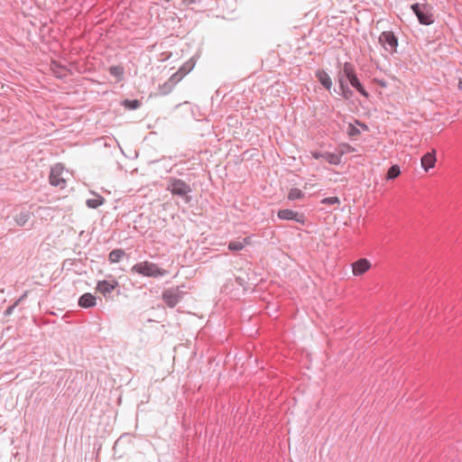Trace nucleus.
Wrapping results in <instances>:
<instances>
[{
	"mask_svg": "<svg viewBox=\"0 0 462 462\" xmlns=\"http://www.w3.org/2000/svg\"><path fill=\"white\" fill-rule=\"evenodd\" d=\"M249 244V237H245L243 241H231L228 244V249L230 251H241L245 248L246 245Z\"/></svg>",
	"mask_w": 462,
	"mask_h": 462,
	"instance_id": "18",
	"label": "nucleus"
},
{
	"mask_svg": "<svg viewBox=\"0 0 462 462\" xmlns=\"http://www.w3.org/2000/svg\"><path fill=\"white\" fill-rule=\"evenodd\" d=\"M320 202H321V204L328 205V206L339 205L340 199L337 197H328V198L323 199Z\"/></svg>",
	"mask_w": 462,
	"mask_h": 462,
	"instance_id": "26",
	"label": "nucleus"
},
{
	"mask_svg": "<svg viewBox=\"0 0 462 462\" xmlns=\"http://www.w3.org/2000/svg\"><path fill=\"white\" fill-rule=\"evenodd\" d=\"M125 255V253L123 249H114L108 254V261L111 263H119Z\"/></svg>",
	"mask_w": 462,
	"mask_h": 462,
	"instance_id": "17",
	"label": "nucleus"
},
{
	"mask_svg": "<svg viewBox=\"0 0 462 462\" xmlns=\"http://www.w3.org/2000/svg\"><path fill=\"white\" fill-rule=\"evenodd\" d=\"M183 294V291L178 287H173L165 290L162 298L169 308H174L182 300Z\"/></svg>",
	"mask_w": 462,
	"mask_h": 462,
	"instance_id": "6",
	"label": "nucleus"
},
{
	"mask_svg": "<svg viewBox=\"0 0 462 462\" xmlns=\"http://www.w3.org/2000/svg\"><path fill=\"white\" fill-rule=\"evenodd\" d=\"M172 195L184 198L186 203L190 202L191 197L189 195L192 189L189 183L177 178H170L167 188Z\"/></svg>",
	"mask_w": 462,
	"mask_h": 462,
	"instance_id": "4",
	"label": "nucleus"
},
{
	"mask_svg": "<svg viewBox=\"0 0 462 462\" xmlns=\"http://www.w3.org/2000/svg\"><path fill=\"white\" fill-rule=\"evenodd\" d=\"M421 167L425 171H429L430 169H432L436 163V152L433 150L431 152H426L421 157Z\"/></svg>",
	"mask_w": 462,
	"mask_h": 462,
	"instance_id": "12",
	"label": "nucleus"
},
{
	"mask_svg": "<svg viewBox=\"0 0 462 462\" xmlns=\"http://www.w3.org/2000/svg\"><path fill=\"white\" fill-rule=\"evenodd\" d=\"M109 73L117 79H121L124 74V69L121 66H111L109 68Z\"/></svg>",
	"mask_w": 462,
	"mask_h": 462,
	"instance_id": "25",
	"label": "nucleus"
},
{
	"mask_svg": "<svg viewBox=\"0 0 462 462\" xmlns=\"http://www.w3.org/2000/svg\"><path fill=\"white\" fill-rule=\"evenodd\" d=\"M277 217L282 220H293L303 226L306 224L307 220L303 213H300L289 208L280 209L277 213Z\"/></svg>",
	"mask_w": 462,
	"mask_h": 462,
	"instance_id": "8",
	"label": "nucleus"
},
{
	"mask_svg": "<svg viewBox=\"0 0 462 462\" xmlns=\"http://www.w3.org/2000/svg\"><path fill=\"white\" fill-rule=\"evenodd\" d=\"M104 202H105V199L102 196L96 195V198L87 199L86 205L89 208H97L99 206L103 205Z\"/></svg>",
	"mask_w": 462,
	"mask_h": 462,
	"instance_id": "20",
	"label": "nucleus"
},
{
	"mask_svg": "<svg viewBox=\"0 0 462 462\" xmlns=\"http://www.w3.org/2000/svg\"><path fill=\"white\" fill-rule=\"evenodd\" d=\"M173 88H174L173 83L167 80L166 82H164L162 85L160 86V88H159L160 94L163 95V96L168 95L169 93H171L172 91Z\"/></svg>",
	"mask_w": 462,
	"mask_h": 462,
	"instance_id": "23",
	"label": "nucleus"
},
{
	"mask_svg": "<svg viewBox=\"0 0 462 462\" xmlns=\"http://www.w3.org/2000/svg\"><path fill=\"white\" fill-rule=\"evenodd\" d=\"M123 104L125 107L131 110L137 109L141 106V102L137 99H125Z\"/></svg>",
	"mask_w": 462,
	"mask_h": 462,
	"instance_id": "24",
	"label": "nucleus"
},
{
	"mask_svg": "<svg viewBox=\"0 0 462 462\" xmlns=\"http://www.w3.org/2000/svg\"><path fill=\"white\" fill-rule=\"evenodd\" d=\"M338 84L340 88V95L345 99H348L353 96V91L349 88L346 80L343 79L341 73H338Z\"/></svg>",
	"mask_w": 462,
	"mask_h": 462,
	"instance_id": "15",
	"label": "nucleus"
},
{
	"mask_svg": "<svg viewBox=\"0 0 462 462\" xmlns=\"http://www.w3.org/2000/svg\"><path fill=\"white\" fill-rule=\"evenodd\" d=\"M458 88L462 90V79L458 82Z\"/></svg>",
	"mask_w": 462,
	"mask_h": 462,
	"instance_id": "30",
	"label": "nucleus"
},
{
	"mask_svg": "<svg viewBox=\"0 0 462 462\" xmlns=\"http://www.w3.org/2000/svg\"><path fill=\"white\" fill-rule=\"evenodd\" d=\"M131 272L152 278L162 277L167 273L165 270L161 269L156 263L148 261L135 263L131 268Z\"/></svg>",
	"mask_w": 462,
	"mask_h": 462,
	"instance_id": "1",
	"label": "nucleus"
},
{
	"mask_svg": "<svg viewBox=\"0 0 462 462\" xmlns=\"http://www.w3.org/2000/svg\"><path fill=\"white\" fill-rule=\"evenodd\" d=\"M304 198V193L298 188H292L288 193V199L290 200L301 199Z\"/></svg>",
	"mask_w": 462,
	"mask_h": 462,
	"instance_id": "21",
	"label": "nucleus"
},
{
	"mask_svg": "<svg viewBox=\"0 0 462 462\" xmlns=\"http://www.w3.org/2000/svg\"><path fill=\"white\" fill-rule=\"evenodd\" d=\"M118 282L116 281H99L97 285V290L100 291L105 297L110 294L116 287Z\"/></svg>",
	"mask_w": 462,
	"mask_h": 462,
	"instance_id": "11",
	"label": "nucleus"
},
{
	"mask_svg": "<svg viewBox=\"0 0 462 462\" xmlns=\"http://www.w3.org/2000/svg\"><path fill=\"white\" fill-rule=\"evenodd\" d=\"M361 126H362L364 129H365V130H367V129H368V128H367V126H366L365 125H364V124H361Z\"/></svg>",
	"mask_w": 462,
	"mask_h": 462,
	"instance_id": "31",
	"label": "nucleus"
},
{
	"mask_svg": "<svg viewBox=\"0 0 462 462\" xmlns=\"http://www.w3.org/2000/svg\"><path fill=\"white\" fill-rule=\"evenodd\" d=\"M64 174V167L60 163L55 164L51 171L49 180L50 184L54 187H59L60 189H64L66 187V180L63 176Z\"/></svg>",
	"mask_w": 462,
	"mask_h": 462,
	"instance_id": "7",
	"label": "nucleus"
},
{
	"mask_svg": "<svg viewBox=\"0 0 462 462\" xmlns=\"http://www.w3.org/2000/svg\"><path fill=\"white\" fill-rule=\"evenodd\" d=\"M343 79L346 78V80L349 81L350 85L356 88L357 92H359L363 97H368L369 93L365 90L362 83L360 82L355 66L351 62H345L343 65L342 71H340Z\"/></svg>",
	"mask_w": 462,
	"mask_h": 462,
	"instance_id": "2",
	"label": "nucleus"
},
{
	"mask_svg": "<svg viewBox=\"0 0 462 462\" xmlns=\"http://www.w3.org/2000/svg\"><path fill=\"white\" fill-rule=\"evenodd\" d=\"M347 134L349 136L354 137V136H357L358 134H360V131L355 125H349Z\"/></svg>",
	"mask_w": 462,
	"mask_h": 462,
	"instance_id": "27",
	"label": "nucleus"
},
{
	"mask_svg": "<svg viewBox=\"0 0 462 462\" xmlns=\"http://www.w3.org/2000/svg\"><path fill=\"white\" fill-rule=\"evenodd\" d=\"M20 300H21V299L17 300H16L13 305L9 306V307L5 310L4 315H5V317L10 316V315L14 312V309L16 308V306L19 304Z\"/></svg>",
	"mask_w": 462,
	"mask_h": 462,
	"instance_id": "28",
	"label": "nucleus"
},
{
	"mask_svg": "<svg viewBox=\"0 0 462 462\" xmlns=\"http://www.w3.org/2000/svg\"><path fill=\"white\" fill-rule=\"evenodd\" d=\"M202 0H187V2L189 4H199L200 3Z\"/></svg>",
	"mask_w": 462,
	"mask_h": 462,
	"instance_id": "29",
	"label": "nucleus"
},
{
	"mask_svg": "<svg viewBox=\"0 0 462 462\" xmlns=\"http://www.w3.org/2000/svg\"><path fill=\"white\" fill-rule=\"evenodd\" d=\"M316 78L319 83L327 89L330 90L332 87V80L329 75L323 69H318L315 73Z\"/></svg>",
	"mask_w": 462,
	"mask_h": 462,
	"instance_id": "13",
	"label": "nucleus"
},
{
	"mask_svg": "<svg viewBox=\"0 0 462 462\" xmlns=\"http://www.w3.org/2000/svg\"><path fill=\"white\" fill-rule=\"evenodd\" d=\"M411 9L420 24L430 25L434 23V12L430 5L415 3L411 5Z\"/></svg>",
	"mask_w": 462,
	"mask_h": 462,
	"instance_id": "3",
	"label": "nucleus"
},
{
	"mask_svg": "<svg viewBox=\"0 0 462 462\" xmlns=\"http://www.w3.org/2000/svg\"><path fill=\"white\" fill-rule=\"evenodd\" d=\"M31 213L29 211H21L14 217L15 222L18 226H23L30 219Z\"/></svg>",
	"mask_w": 462,
	"mask_h": 462,
	"instance_id": "19",
	"label": "nucleus"
},
{
	"mask_svg": "<svg viewBox=\"0 0 462 462\" xmlns=\"http://www.w3.org/2000/svg\"><path fill=\"white\" fill-rule=\"evenodd\" d=\"M191 69V67L186 68V65L182 66L179 71L174 73L168 80L175 85L182 79V77L187 74Z\"/></svg>",
	"mask_w": 462,
	"mask_h": 462,
	"instance_id": "16",
	"label": "nucleus"
},
{
	"mask_svg": "<svg viewBox=\"0 0 462 462\" xmlns=\"http://www.w3.org/2000/svg\"><path fill=\"white\" fill-rule=\"evenodd\" d=\"M379 43L383 50L389 53L393 54L397 51L398 38L392 31H384L379 35Z\"/></svg>",
	"mask_w": 462,
	"mask_h": 462,
	"instance_id": "5",
	"label": "nucleus"
},
{
	"mask_svg": "<svg viewBox=\"0 0 462 462\" xmlns=\"http://www.w3.org/2000/svg\"><path fill=\"white\" fill-rule=\"evenodd\" d=\"M401 174V170H400V167L398 165H392L388 171H387V175H386V178L387 180H394L396 179L399 175Z\"/></svg>",
	"mask_w": 462,
	"mask_h": 462,
	"instance_id": "22",
	"label": "nucleus"
},
{
	"mask_svg": "<svg viewBox=\"0 0 462 462\" xmlns=\"http://www.w3.org/2000/svg\"><path fill=\"white\" fill-rule=\"evenodd\" d=\"M371 267L370 262L365 258H361L352 263L353 273L356 276L364 274Z\"/></svg>",
	"mask_w": 462,
	"mask_h": 462,
	"instance_id": "10",
	"label": "nucleus"
},
{
	"mask_svg": "<svg viewBox=\"0 0 462 462\" xmlns=\"http://www.w3.org/2000/svg\"><path fill=\"white\" fill-rule=\"evenodd\" d=\"M97 303L96 297L89 292L82 294L79 299V305L81 308H91Z\"/></svg>",
	"mask_w": 462,
	"mask_h": 462,
	"instance_id": "14",
	"label": "nucleus"
},
{
	"mask_svg": "<svg viewBox=\"0 0 462 462\" xmlns=\"http://www.w3.org/2000/svg\"><path fill=\"white\" fill-rule=\"evenodd\" d=\"M344 152H340L338 153L329 152H312L311 155L314 159L319 160L324 159L329 164L338 165L341 163V157Z\"/></svg>",
	"mask_w": 462,
	"mask_h": 462,
	"instance_id": "9",
	"label": "nucleus"
}]
</instances>
